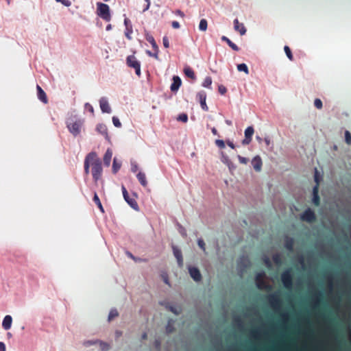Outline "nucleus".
Masks as SVG:
<instances>
[{
    "label": "nucleus",
    "instance_id": "nucleus-1",
    "mask_svg": "<svg viewBox=\"0 0 351 351\" xmlns=\"http://www.w3.org/2000/svg\"><path fill=\"white\" fill-rule=\"evenodd\" d=\"M91 173L93 175V180L97 182L101 177L102 175V166L100 159L97 157L96 153H95V157H93L91 162Z\"/></svg>",
    "mask_w": 351,
    "mask_h": 351
},
{
    "label": "nucleus",
    "instance_id": "nucleus-2",
    "mask_svg": "<svg viewBox=\"0 0 351 351\" xmlns=\"http://www.w3.org/2000/svg\"><path fill=\"white\" fill-rule=\"evenodd\" d=\"M97 14L107 22L111 20L110 7L106 3L101 2L97 3Z\"/></svg>",
    "mask_w": 351,
    "mask_h": 351
},
{
    "label": "nucleus",
    "instance_id": "nucleus-3",
    "mask_svg": "<svg viewBox=\"0 0 351 351\" xmlns=\"http://www.w3.org/2000/svg\"><path fill=\"white\" fill-rule=\"evenodd\" d=\"M281 281L286 289H291L293 285V276L291 269H288L281 274Z\"/></svg>",
    "mask_w": 351,
    "mask_h": 351
},
{
    "label": "nucleus",
    "instance_id": "nucleus-4",
    "mask_svg": "<svg viewBox=\"0 0 351 351\" xmlns=\"http://www.w3.org/2000/svg\"><path fill=\"white\" fill-rule=\"evenodd\" d=\"M126 63L129 67L134 69L135 73L138 76L141 75V63L134 56H128L126 59Z\"/></svg>",
    "mask_w": 351,
    "mask_h": 351
},
{
    "label": "nucleus",
    "instance_id": "nucleus-5",
    "mask_svg": "<svg viewBox=\"0 0 351 351\" xmlns=\"http://www.w3.org/2000/svg\"><path fill=\"white\" fill-rule=\"evenodd\" d=\"M315 181L316 182V185L313 189V204L318 206L320 204V198L319 196V176H318V171L317 169H315Z\"/></svg>",
    "mask_w": 351,
    "mask_h": 351
},
{
    "label": "nucleus",
    "instance_id": "nucleus-6",
    "mask_svg": "<svg viewBox=\"0 0 351 351\" xmlns=\"http://www.w3.org/2000/svg\"><path fill=\"white\" fill-rule=\"evenodd\" d=\"M265 274L263 271L258 273L256 275L255 282H256V285L258 289L263 290V289H268L271 288V287L269 286L267 284L266 281L265 280Z\"/></svg>",
    "mask_w": 351,
    "mask_h": 351
},
{
    "label": "nucleus",
    "instance_id": "nucleus-7",
    "mask_svg": "<svg viewBox=\"0 0 351 351\" xmlns=\"http://www.w3.org/2000/svg\"><path fill=\"white\" fill-rule=\"evenodd\" d=\"M122 193L125 202L135 210H138L139 207L137 202L136 201V198L131 197L129 196V194L124 186H122Z\"/></svg>",
    "mask_w": 351,
    "mask_h": 351
},
{
    "label": "nucleus",
    "instance_id": "nucleus-8",
    "mask_svg": "<svg viewBox=\"0 0 351 351\" xmlns=\"http://www.w3.org/2000/svg\"><path fill=\"white\" fill-rule=\"evenodd\" d=\"M82 123L81 121H75L67 123L69 132L75 136L80 133Z\"/></svg>",
    "mask_w": 351,
    "mask_h": 351
},
{
    "label": "nucleus",
    "instance_id": "nucleus-9",
    "mask_svg": "<svg viewBox=\"0 0 351 351\" xmlns=\"http://www.w3.org/2000/svg\"><path fill=\"white\" fill-rule=\"evenodd\" d=\"M301 219L308 223H313L316 220L315 212L311 208H307L301 215Z\"/></svg>",
    "mask_w": 351,
    "mask_h": 351
},
{
    "label": "nucleus",
    "instance_id": "nucleus-10",
    "mask_svg": "<svg viewBox=\"0 0 351 351\" xmlns=\"http://www.w3.org/2000/svg\"><path fill=\"white\" fill-rule=\"evenodd\" d=\"M254 133V130L252 126L247 127L245 130V138L242 141L243 145H249L252 141V137Z\"/></svg>",
    "mask_w": 351,
    "mask_h": 351
},
{
    "label": "nucleus",
    "instance_id": "nucleus-11",
    "mask_svg": "<svg viewBox=\"0 0 351 351\" xmlns=\"http://www.w3.org/2000/svg\"><path fill=\"white\" fill-rule=\"evenodd\" d=\"M196 97L200 103L202 110H204V111H208V107L207 106L206 103V93L204 91L202 90L197 94Z\"/></svg>",
    "mask_w": 351,
    "mask_h": 351
},
{
    "label": "nucleus",
    "instance_id": "nucleus-12",
    "mask_svg": "<svg viewBox=\"0 0 351 351\" xmlns=\"http://www.w3.org/2000/svg\"><path fill=\"white\" fill-rule=\"evenodd\" d=\"M269 304L274 307H278L281 304V300L278 293H274L268 296Z\"/></svg>",
    "mask_w": 351,
    "mask_h": 351
},
{
    "label": "nucleus",
    "instance_id": "nucleus-13",
    "mask_svg": "<svg viewBox=\"0 0 351 351\" xmlns=\"http://www.w3.org/2000/svg\"><path fill=\"white\" fill-rule=\"evenodd\" d=\"M93 157H95V152L89 153L85 158L84 160V172L86 174L89 173V168L91 166Z\"/></svg>",
    "mask_w": 351,
    "mask_h": 351
},
{
    "label": "nucleus",
    "instance_id": "nucleus-14",
    "mask_svg": "<svg viewBox=\"0 0 351 351\" xmlns=\"http://www.w3.org/2000/svg\"><path fill=\"white\" fill-rule=\"evenodd\" d=\"M252 165L256 171H261L263 166L261 158L259 156H256L252 160Z\"/></svg>",
    "mask_w": 351,
    "mask_h": 351
},
{
    "label": "nucleus",
    "instance_id": "nucleus-15",
    "mask_svg": "<svg viewBox=\"0 0 351 351\" xmlns=\"http://www.w3.org/2000/svg\"><path fill=\"white\" fill-rule=\"evenodd\" d=\"M189 274L191 278L196 282L200 281L202 279V275L199 270L194 267H189Z\"/></svg>",
    "mask_w": 351,
    "mask_h": 351
},
{
    "label": "nucleus",
    "instance_id": "nucleus-16",
    "mask_svg": "<svg viewBox=\"0 0 351 351\" xmlns=\"http://www.w3.org/2000/svg\"><path fill=\"white\" fill-rule=\"evenodd\" d=\"M99 105H100V108L103 112H106V113L111 112L110 106L108 104V100L106 98L101 97L100 99Z\"/></svg>",
    "mask_w": 351,
    "mask_h": 351
},
{
    "label": "nucleus",
    "instance_id": "nucleus-17",
    "mask_svg": "<svg viewBox=\"0 0 351 351\" xmlns=\"http://www.w3.org/2000/svg\"><path fill=\"white\" fill-rule=\"evenodd\" d=\"M182 84L181 79L178 76L173 77V83L171 85V90L172 92H176L179 89Z\"/></svg>",
    "mask_w": 351,
    "mask_h": 351
},
{
    "label": "nucleus",
    "instance_id": "nucleus-18",
    "mask_svg": "<svg viewBox=\"0 0 351 351\" xmlns=\"http://www.w3.org/2000/svg\"><path fill=\"white\" fill-rule=\"evenodd\" d=\"M234 28L236 31L239 32L241 35H244L246 33V29L243 23H240L237 19L234 20Z\"/></svg>",
    "mask_w": 351,
    "mask_h": 351
},
{
    "label": "nucleus",
    "instance_id": "nucleus-19",
    "mask_svg": "<svg viewBox=\"0 0 351 351\" xmlns=\"http://www.w3.org/2000/svg\"><path fill=\"white\" fill-rule=\"evenodd\" d=\"M36 89L38 92L37 95L38 99L44 104H47L48 99L45 92L42 89V88L39 85H37Z\"/></svg>",
    "mask_w": 351,
    "mask_h": 351
},
{
    "label": "nucleus",
    "instance_id": "nucleus-20",
    "mask_svg": "<svg viewBox=\"0 0 351 351\" xmlns=\"http://www.w3.org/2000/svg\"><path fill=\"white\" fill-rule=\"evenodd\" d=\"M173 254L177 259L178 264L179 267H182L183 258H182V254L181 250L178 249L176 247H173Z\"/></svg>",
    "mask_w": 351,
    "mask_h": 351
},
{
    "label": "nucleus",
    "instance_id": "nucleus-21",
    "mask_svg": "<svg viewBox=\"0 0 351 351\" xmlns=\"http://www.w3.org/2000/svg\"><path fill=\"white\" fill-rule=\"evenodd\" d=\"M12 318L10 315H5L2 322V326L5 330H9L11 328Z\"/></svg>",
    "mask_w": 351,
    "mask_h": 351
},
{
    "label": "nucleus",
    "instance_id": "nucleus-22",
    "mask_svg": "<svg viewBox=\"0 0 351 351\" xmlns=\"http://www.w3.org/2000/svg\"><path fill=\"white\" fill-rule=\"evenodd\" d=\"M112 156V152L110 149H108L104 156V163L106 166L109 167Z\"/></svg>",
    "mask_w": 351,
    "mask_h": 351
},
{
    "label": "nucleus",
    "instance_id": "nucleus-23",
    "mask_svg": "<svg viewBox=\"0 0 351 351\" xmlns=\"http://www.w3.org/2000/svg\"><path fill=\"white\" fill-rule=\"evenodd\" d=\"M145 39L147 42H149L151 44V45L154 51H159V49L156 44V42L154 38L151 34H146Z\"/></svg>",
    "mask_w": 351,
    "mask_h": 351
},
{
    "label": "nucleus",
    "instance_id": "nucleus-24",
    "mask_svg": "<svg viewBox=\"0 0 351 351\" xmlns=\"http://www.w3.org/2000/svg\"><path fill=\"white\" fill-rule=\"evenodd\" d=\"M137 179L143 187L147 186V181L146 179L145 173L143 172H138L136 175Z\"/></svg>",
    "mask_w": 351,
    "mask_h": 351
},
{
    "label": "nucleus",
    "instance_id": "nucleus-25",
    "mask_svg": "<svg viewBox=\"0 0 351 351\" xmlns=\"http://www.w3.org/2000/svg\"><path fill=\"white\" fill-rule=\"evenodd\" d=\"M294 246V239L291 237H287L285 241V247L289 251H293Z\"/></svg>",
    "mask_w": 351,
    "mask_h": 351
},
{
    "label": "nucleus",
    "instance_id": "nucleus-26",
    "mask_svg": "<svg viewBox=\"0 0 351 351\" xmlns=\"http://www.w3.org/2000/svg\"><path fill=\"white\" fill-rule=\"evenodd\" d=\"M221 40L223 41H225L228 45V46L234 51H238L239 50V48L238 47V46L234 44V43H232L228 37H226V36H223L221 37Z\"/></svg>",
    "mask_w": 351,
    "mask_h": 351
},
{
    "label": "nucleus",
    "instance_id": "nucleus-27",
    "mask_svg": "<svg viewBox=\"0 0 351 351\" xmlns=\"http://www.w3.org/2000/svg\"><path fill=\"white\" fill-rule=\"evenodd\" d=\"M184 73L186 77H188L192 80L195 79V74L193 70L190 66L184 67Z\"/></svg>",
    "mask_w": 351,
    "mask_h": 351
},
{
    "label": "nucleus",
    "instance_id": "nucleus-28",
    "mask_svg": "<svg viewBox=\"0 0 351 351\" xmlns=\"http://www.w3.org/2000/svg\"><path fill=\"white\" fill-rule=\"evenodd\" d=\"M93 202L95 203V204L97 206V207L99 208V209L100 210V211L102 213H104V208L101 203V201L97 195V194L96 193H94V197H93Z\"/></svg>",
    "mask_w": 351,
    "mask_h": 351
},
{
    "label": "nucleus",
    "instance_id": "nucleus-29",
    "mask_svg": "<svg viewBox=\"0 0 351 351\" xmlns=\"http://www.w3.org/2000/svg\"><path fill=\"white\" fill-rule=\"evenodd\" d=\"M97 130L105 136H108V129L104 124H99L97 125Z\"/></svg>",
    "mask_w": 351,
    "mask_h": 351
},
{
    "label": "nucleus",
    "instance_id": "nucleus-30",
    "mask_svg": "<svg viewBox=\"0 0 351 351\" xmlns=\"http://www.w3.org/2000/svg\"><path fill=\"white\" fill-rule=\"evenodd\" d=\"M274 263L277 265H280L282 263V258L280 254H275L272 256Z\"/></svg>",
    "mask_w": 351,
    "mask_h": 351
},
{
    "label": "nucleus",
    "instance_id": "nucleus-31",
    "mask_svg": "<svg viewBox=\"0 0 351 351\" xmlns=\"http://www.w3.org/2000/svg\"><path fill=\"white\" fill-rule=\"evenodd\" d=\"M119 316V313L116 308H112L110 310L109 315H108V321L110 322L115 317H117Z\"/></svg>",
    "mask_w": 351,
    "mask_h": 351
},
{
    "label": "nucleus",
    "instance_id": "nucleus-32",
    "mask_svg": "<svg viewBox=\"0 0 351 351\" xmlns=\"http://www.w3.org/2000/svg\"><path fill=\"white\" fill-rule=\"evenodd\" d=\"M121 163L117 161L116 158H114L113 160V164H112V171L114 173H116L121 168Z\"/></svg>",
    "mask_w": 351,
    "mask_h": 351
},
{
    "label": "nucleus",
    "instance_id": "nucleus-33",
    "mask_svg": "<svg viewBox=\"0 0 351 351\" xmlns=\"http://www.w3.org/2000/svg\"><path fill=\"white\" fill-rule=\"evenodd\" d=\"M208 23L204 19H202L199 22V29L200 31L205 32L207 29Z\"/></svg>",
    "mask_w": 351,
    "mask_h": 351
},
{
    "label": "nucleus",
    "instance_id": "nucleus-34",
    "mask_svg": "<svg viewBox=\"0 0 351 351\" xmlns=\"http://www.w3.org/2000/svg\"><path fill=\"white\" fill-rule=\"evenodd\" d=\"M237 69L239 71H243L245 74L249 73L248 67L245 63L238 64Z\"/></svg>",
    "mask_w": 351,
    "mask_h": 351
},
{
    "label": "nucleus",
    "instance_id": "nucleus-35",
    "mask_svg": "<svg viewBox=\"0 0 351 351\" xmlns=\"http://www.w3.org/2000/svg\"><path fill=\"white\" fill-rule=\"evenodd\" d=\"M211 84H212V78L210 76H207L204 79V80L202 83V86L206 88H210Z\"/></svg>",
    "mask_w": 351,
    "mask_h": 351
},
{
    "label": "nucleus",
    "instance_id": "nucleus-36",
    "mask_svg": "<svg viewBox=\"0 0 351 351\" xmlns=\"http://www.w3.org/2000/svg\"><path fill=\"white\" fill-rule=\"evenodd\" d=\"M284 50H285V52L287 58L290 60L292 61L293 60V54L291 53V51L290 48L288 46H285Z\"/></svg>",
    "mask_w": 351,
    "mask_h": 351
},
{
    "label": "nucleus",
    "instance_id": "nucleus-37",
    "mask_svg": "<svg viewBox=\"0 0 351 351\" xmlns=\"http://www.w3.org/2000/svg\"><path fill=\"white\" fill-rule=\"evenodd\" d=\"M132 32H133V30H132V25H130L129 27L125 28V36L128 40L132 39L131 34H132Z\"/></svg>",
    "mask_w": 351,
    "mask_h": 351
},
{
    "label": "nucleus",
    "instance_id": "nucleus-38",
    "mask_svg": "<svg viewBox=\"0 0 351 351\" xmlns=\"http://www.w3.org/2000/svg\"><path fill=\"white\" fill-rule=\"evenodd\" d=\"M178 121H182L184 123H186L188 121V116L186 114H180L178 117L177 118Z\"/></svg>",
    "mask_w": 351,
    "mask_h": 351
},
{
    "label": "nucleus",
    "instance_id": "nucleus-39",
    "mask_svg": "<svg viewBox=\"0 0 351 351\" xmlns=\"http://www.w3.org/2000/svg\"><path fill=\"white\" fill-rule=\"evenodd\" d=\"M158 52H159V51H154V53H152L150 51H148V50L146 51L147 54L149 56L153 57V58H154L156 60L159 59Z\"/></svg>",
    "mask_w": 351,
    "mask_h": 351
},
{
    "label": "nucleus",
    "instance_id": "nucleus-40",
    "mask_svg": "<svg viewBox=\"0 0 351 351\" xmlns=\"http://www.w3.org/2000/svg\"><path fill=\"white\" fill-rule=\"evenodd\" d=\"M314 105H315V108L317 109H322V106H323L322 101H321V99H319L318 98L315 99Z\"/></svg>",
    "mask_w": 351,
    "mask_h": 351
},
{
    "label": "nucleus",
    "instance_id": "nucleus-41",
    "mask_svg": "<svg viewBox=\"0 0 351 351\" xmlns=\"http://www.w3.org/2000/svg\"><path fill=\"white\" fill-rule=\"evenodd\" d=\"M345 140L347 144L351 145V134L349 131L345 132Z\"/></svg>",
    "mask_w": 351,
    "mask_h": 351
},
{
    "label": "nucleus",
    "instance_id": "nucleus-42",
    "mask_svg": "<svg viewBox=\"0 0 351 351\" xmlns=\"http://www.w3.org/2000/svg\"><path fill=\"white\" fill-rule=\"evenodd\" d=\"M197 244L199 245V247L204 251L205 252L206 251V244L204 241L203 239H199L198 241H197Z\"/></svg>",
    "mask_w": 351,
    "mask_h": 351
},
{
    "label": "nucleus",
    "instance_id": "nucleus-43",
    "mask_svg": "<svg viewBox=\"0 0 351 351\" xmlns=\"http://www.w3.org/2000/svg\"><path fill=\"white\" fill-rule=\"evenodd\" d=\"M112 123H113L114 125L117 128H120L121 126V123L119 119L116 117H112Z\"/></svg>",
    "mask_w": 351,
    "mask_h": 351
},
{
    "label": "nucleus",
    "instance_id": "nucleus-44",
    "mask_svg": "<svg viewBox=\"0 0 351 351\" xmlns=\"http://www.w3.org/2000/svg\"><path fill=\"white\" fill-rule=\"evenodd\" d=\"M166 330L168 333H171L173 331L174 328L173 327V326L171 324V320L169 321V322L167 325V327H166Z\"/></svg>",
    "mask_w": 351,
    "mask_h": 351
},
{
    "label": "nucleus",
    "instance_id": "nucleus-45",
    "mask_svg": "<svg viewBox=\"0 0 351 351\" xmlns=\"http://www.w3.org/2000/svg\"><path fill=\"white\" fill-rule=\"evenodd\" d=\"M218 90L221 95H224L227 92V88L223 85H219L218 86Z\"/></svg>",
    "mask_w": 351,
    "mask_h": 351
},
{
    "label": "nucleus",
    "instance_id": "nucleus-46",
    "mask_svg": "<svg viewBox=\"0 0 351 351\" xmlns=\"http://www.w3.org/2000/svg\"><path fill=\"white\" fill-rule=\"evenodd\" d=\"M215 143L219 148L225 147V143L223 140H216Z\"/></svg>",
    "mask_w": 351,
    "mask_h": 351
},
{
    "label": "nucleus",
    "instance_id": "nucleus-47",
    "mask_svg": "<svg viewBox=\"0 0 351 351\" xmlns=\"http://www.w3.org/2000/svg\"><path fill=\"white\" fill-rule=\"evenodd\" d=\"M162 43H163V46L165 47V48H168L169 47V39L167 36H164L163 38H162Z\"/></svg>",
    "mask_w": 351,
    "mask_h": 351
},
{
    "label": "nucleus",
    "instance_id": "nucleus-48",
    "mask_svg": "<svg viewBox=\"0 0 351 351\" xmlns=\"http://www.w3.org/2000/svg\"><path fill=\"white\" fill-rule=\"evenodd\" d=\"M85 107H86V109H88V111H89L91 114H93V113H94V109H93V107L90 104H88V103H87V104H86Z\"/></svg>",
    "mask_w": 351,
    "mask_h": 351
},
{
    "label": "nucleus",
    "instance_id": "nucleus-49",
    "mask_svg": "<svg viewBox=\"0 0 351 351\" xmlns=\"http://www.w3.org/2000/svg\"><path fill=\"white\" fill-rule=\"evenodd\" d=\"M145 1L146 2V5L143 8V12H145V11L148 10L150 7V0H145Z\"/></svg>",
    "mask_w": 351,
    "mask_h": 351
},
{
    "label": "nucleus",
    "instance_id": "nucleus-50",
    "mask_svg": "<svg viewBox=\"0 0 351 351\" xmlns=\"http://www.w3.org/2000/svg\"><path fill=\"white\" fill-rule=\"evenodd\" d=\"M238 158L239 162L242 164H246L247 162V159L246 158L238 156Z\"/></svg>",
    "mask_w": 351,
    "mask_h": 351
},
{
    "label": "nucleus",
    "instance_id": "nucleus-51",
    "mask_svg": "<svg viewBox=\"0 0 351 351\" xmlns=\"http://www.w3.org/2000/svg\"><path fill=\"white\" fill-rule=\"evenodd\" d=\"M57 2H61L62 4H64L66 6H69L71 5V3L69 0H56Z\"/></svg>",
    "mask_w": 351,
    "mask_h": 351
},
{
    "label": "nucleus",
    "instance_id": "nucleus-52",
    "mask_svg": "<svg viewBox=\"0 0 351 351\" xmlns=\"http://www.w3.org/2000/svg\"><path fill=\"white\" fill-rule=\"evenodd\" d=\"M171 25L174 29H178L180 27V23L176 21L172 22Z\"/></svg>",
    "mask_w": 351,
    "mask_h": 351
},
{
    "label": "nucleus",
    "instance_id": "nucleus-53",
    "mask_svg": "<svg viewBox=\"0 0 351 351\" xmlns=\"http://www.w3.org/2000/svg\"><path fill=\"white\" fill-rule=\"evenodd\" d=\"M175 14L178 16L182 17V18L184 16V12L182 11H181L180 10H176L175 11Z\"/></svg>",
    "mask_w": 351,
    "mask_h": 351
},
{
    "label": "nucleus",
    "instance_id": "nucleus-54",
    "mask_svg": "<svg viewBox=\"0 0 351 351\" xmlns=\"http://www.w3.org/2000/svg\"><path fill=\"white\" fill-rule=\"evenodd\" d=\"M264 262H265V265H266L268 267H271V261H270V260H269V258L265 257V259H264Z\"/></svg>",
    "mask_w": 351,
    "mask_h": 351
},
{
    "label": "nucleus",
    "instance_id": "nucleus-55",
    "mask_svg": "<svg viewBox=\"0 0 351 351\" xmlns=\"http://www.w3.org/2000/svg\"><path fill=\"white\" fill-rule=\"evenodd\" d=\"M124 24L125 25V28H128V27H130V25H132L131 23H130V21L128 18L125 19Z\"/></svg>",
    "mask_w": 351,
    "mask_h": 351
},
{
    "label": "nucleus",
    "instance_id": "nucleus-56",
    "mask_svg": "<svg viewBox=\"0 0 351 351\" xmlns=\"http://www.w3.org/2000/svg\"><path fill=\"white\" fill-rule=\"evenodd\" d=\"M0 351H5V346L3 342H0Z\"/></svg>",
    "mask_w": 351,
    "mask_h": 351
},
{
    "label": "nucleus",
    "instance_id": "nucleus-57",
    "mask_svg": "<svg viewBox=\"0 0 351 351\" xmlns=\"http://www.w3.org/2000/svg\"><path fill=\"white\" fill-rule=\"evenodd\" d=\"M211 132L213 134V135H215V136H218L219 135L218 132H217V129L215 128H213L211 129Z\"/></svg>",
    "mask_w": 351,
    "mask_h": 351
},
{
    "label": "nucleus",
    "instance_id": "nucleus-58",
    "mask_svg": "<svg viewBox=\"0 0 351 351\" xmlns=\"http://www.w3.org/2000/svg\"><path fill=\"white\" fill-rule=\"evenodd\" d=\"M138 170V166L136 165L132 166V171L136 172Z\"/></svg>",
    "mask_w": 351,
    "mask_h": 351
},
{
    "label": "nucleus",
    "instance_id": "nucleus-59",
    "mask_svg": "<svg viewBox=\"0 0 351 351\" xmlns=\"http://www.w3.org/2000/svg\"><path fill=\"white\" fill-rule=\"evenodd\" d=\"M227 144H228V145L230 147H231L232 149H234L235 146H234V145L233 144V143H232V142L228 141V142L227 143Z\"/></svg>",
    "mask_w": 351,
    "mask_h": 351
},
{
    "label": "nucleus",
    "instance_id": "nucleus-60",
    "mask_svg": "<svg viewBox=\"0 0 351 351\" xmlns=\"http://www.w3.org/2000/svg\"><path fill=\"white\" fill-rule=\"evenodd\" d=\"M115 334H116V337H121L122 335V332L117 330Z\"/></svg>",
    "mask_w": 351,
    "mask_h": 351
},
{
    "label": "nucleus",
    "instance_id": "nucleus-61",
    "mask_svg": "<svg viewBox=\"0 0 351 351\" xmlns=\"http://www.w3.org/2000/svg\"><path fill=\"white\" fill-rule=\"evenodd\" d=\"M127 254H128V256L130 258H132L133 260H136L135 257L132 255V253H130V252H127Z\"/></svg>",
    "mask_w": 351,
    "mask_h": 351
},
{
    "label": "nucleus",
    "instance_id": "nucleus-62",
    "mask_svg": "<svg viewBox=\"0 0 351 351\" xmlns=\"http://www.w3.org/2000/svg\"><path fill=\"white\" fill-rule=\"evenodd\" d=\"M264 141H265V144H266L267 145H269L270 144V140H269V138H265L264 139Z\"/></svg>",
    "mask_w": 351,
    "mask_h": 351
},
{
    "label": "nucleus",
    "instance_id": "nucleus-63",
    "mask_svg": "<svg viewBox=\"0 0 351 351\" xmlns=\"http://www.w3.org/2000/svg\"><path fill=\"white\" fill-rule=\"evenodd\" d=\"M147 333H146V332H144V333L142 335V339H143V340H145V339H147Z\"/></svg>",
    "mask_w": 351,
    "mask_h": 351
},
{
    "label": "nucleus",
    "instance_id": "nucleus-64",
    "mask_svg": "<svg viewBox=\"0 0 351 351\" xmlns=\"http://www.w3.org/2000/svg\"><path fill=\"white\" fill-rule=\"evenodd\" d=\"M106 29L107 31H110L112 29V25L110 24L108 25Z\"/></svg>",
    "mask_w": 351,
    "mask_h": 351
}]
</instances>
